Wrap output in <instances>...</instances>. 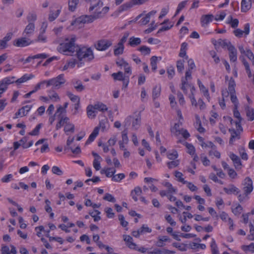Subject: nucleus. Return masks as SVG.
Returning <instances> with one entry per match:
<instances>
[{
    "label": "nucleus",
    "instance_id": "19",
    "mask_svg": "<svg viewBox=\"0 0 254 254\" xmlns=\"http://www.w3.org/2000/svg\"><path fill=\"white\" fill-rule=\"evenodd\" d=\"M167 242H170V239L167 236H159L158 240L156 242L155 245L158 247H163L165 246V243Z\"/></svg>",
    "mask_w": 254,
    "mask_h": 254
},
{
    "label": "nucleus",
    "instance_id": "31",
    "mask_svg": "<svg viewBox=\"0 0 254 254\" xmlns=\"http://www.w3.org/2000/svg\"><path fill=\"white\" fill-rule=\"evenodd\" d=\"M188 49V44L186 42H184L181 44L180 52L179 56L181 57H185L186 59H188V57L186 56V51Z\"/></svg>",
    "mask_w": 254,
    "mask_h": 254
},
{
    "label": "nucleus",
    "instance_id": "14",
    "mask_svg": "<svg viewBox=\"0 0 254 254\" xmlns=\"http://www.w3.org/2000/svg\"><path fill=\"white\" fill-rule=\"evenodd\" d=\"M11 250L9 247L7 246H2L1 251V254H17V251L16 248L13 246L10 245Z\"/></svg>",
    "mask_w": 254,
    "mask_h": 254
},
{
    "label": "nucleus",
    "instance_id": "54",
    "mask_svg": "<svg viewBox=\"0 0 254 254\" xmlns=\"http://www.w3.org/2000/svg\"><path fill=\"white\" fill-rule=\"evenodd\" d=\"M125 175L124 173H120L113 176L112 180L114 182H119L124 179Z\"/></svg>",
    "mask_w": 254,
    "mask_h": 254
},
{
    "label": "nucleus",
    "instance_id": "41",
    "mask_svg": "<svg viewBox=\"0 0 254 254\" xmlns=\"http://www.w3.org/2000/svg\"><path fill=\"white\" fill-rule=\"evenodd\" d=\"M16 77L15 76H9L4 78L1 80L3 84L8 87V86L12 83L15 82V79Z\"/></svg>",
    "mask_w": 254,
    "mask_h": 254
},
{
    "label": "nucleus",
    "instance_id": "58",
    "mask_svg": "<svg viewBox=\"0 0 254 254\" xmlns=\"http://www.w3.org/2000/svg\"><path fill=\"white\" fill-rule=\"evenodd\" d=\"M95 19L93 18V14H91L90 15H85L82 17V19L81 20L83 23H89L92 22Z\"/></svg>",
    "mask_w": 254,
    "mask_h": 254
},
{
    "label": "nucleus",
    "instance_id": "17",
    "mask_svg": "<svg viewBox=\"0 0 254 254\" xmlns=\"http://www.w3.org/2000/svg\"><path fill=\"white\" fill-rule=\"evenodd\" d=\"M229 56L230 61L235 62L237 60V51L234 46L230 47L229 48Z\"/></svg>",
    "mask_w": 254,
    "mask_h": 254
},
{
    "label": "nucleus",
    "instance_id": "26",
    "mask_svg": "<svg viewBox=\"0 0 254 254\" xmlns=\"http://www.w3.org/2000/svg\"><path fill=\"white\" fill-rule=\"evenodd\" d=\"M142 192V190L140 187H135L134 190H133L130 193V195L132 198V199L135 201H137L138 200L137 196L140 195Z\"/></svg>",
    "mask_w": 254,
    "mask_h": 254
},
{
    "label": "nucleus",
    "instance_id": "29",
    "mask_svg": "<svg viewBox=\"0 0 254 254\" xmlns=\"http://www.w3.org/2000/svg\"><path fill=\"white\" fill-rule=\"evenodd\" d=\"M94 108L96 111L98 110L101 112H105L108 110L107 106L102 102H98L93 105Z\"/></svg>",
    "mask_w": 254,
    "mask_h": 254
},
{
    "label": "nucleus",
    "instance_id": "27",
    "mask_svg": "<svg viewBox=\"0 0 254 254\" xmlns=\"http://www.w3.org/2000/svg\"><path fill=\"white\" fill-rule=\"evenodd\" d=\"M75 127L74 125L71 123L70 122L67 121L65 123V126L64 127V131L65 132L66 135H68V132H70L71 133H73L74 132Z\"/></svg>",
    "mask_w": 254,
    "mask_h": 254
},
{
    "label": "nucleus",
    "instance_id": "51",
    "mask_svg": "<svg viewBox=\"0 0 254 254\" xmlns=\"http://www.w3.org/2000/svg\"><path fill=\"white\" fill-rule=\"evenodd\" d=\"M191 73V71H190V70H187L186 72L185 77H182L181 82L185 81V82H188V80H190L192 78Z\"/></svg>",
    "mask_w": 254,
    "mask_h": 254
},
{
    "label": "nucleus",
    "instance_id": "36",
    "mask_svg": "<svg viewBox=\"0 0 254 254\" xmlns=\"http://www.w3.org/2000/svg\"><path fill=\"white\" fill-rule=\"evenodd\" d=\"M161 86L160 85H156L154 87L152 91V98L153 100L158 98L160 95Z\"/></svg>",
    "mask_w": 254,
    "mask_h": 254
},
{
    "label": "nucleus",
    "instance_id": "55",
    "mask_svg": "<svg viewBox=\"0 0 254 254\" xmlns=\"http://www.w3.org/2000/svg\"><path fill=\"white\" fill-rule=\"evenodd\" d=\"M183 176V175L181 172H179V171L175 172V177L177 178V180L179 182H181L184 184H186V183H187V181H185Z\"/></svg>",
    "mask_w": 254,
    "mask_h": 254
},
{
    "label": "nucleus",
    "instance_id": "9",
    "mask_svg": "<svg viewBox=\"0 0 254 254\" xmlns=\"http://www.w3.org/2000/svg\"><path fill=\"white\" fill-rule=\"evenodd\" d=\"M52 86L55 88L58 89L60 87L61 85L65 82L64 77V74H61L55 78L51 79Z\"/></svg>",
    "mask_w": 254,
    "mask_h": 254
},
{
    "label": "nucleus",
    "instance_id": "16",
    "mask_svg": "<svg viewBox=\"0 0 254 254\" xmlns=\"http://www.w3.org/2000/svg\"><path fill=\"white\" fill-rule=\"evenodd\" d=\"M47 28V25H45L44 27H43V25L42 26V28L43 29L40 32L39 35L37 37V38L35 39V42H41V43H46L47 42V36L45 35V33L46 32V29Z\"/></svg>",
    "mask_w": 254,
    "mask_h": 254
},
{
    "label": "nucleus",
    "instance_id": "5",
    "mask_svg": "<svg viewBox=\"0 0 254 254\" xmlns=\"http://www.w3.org/2000/svg\"><path fill=\"white\" fill-rule=\"evenodd\" d=\"M112 41L107 39H101L97 42L95 47L98 51H104L112 45Z\"/></svg>",
    "mask_w": 254,
    "mask_h": 254
},
{
    "label": "nucleus",
    "instance_id": "4",
    "mask_svg": "<svg viewBox=\"0 0 254 254\" xmlns=\"http://www.w3.org/2000/svg\"><path fill=\"white\" fill-rule=\"evenodd\" d=\"M141 118L139 115H136L135 117L129 116H128L124 122L125 127L129 126L132 123V127L136 130L140 125Z\"/></svg>",
    "mask_w": 254,
    "mask_h": 254
},
{
    "label": "nucleus",
    "instance_id": "46",
    "mask_svg": "<svg viewBox=\"0 0 254 254\" xmlns=\"http://www.w3.org/2000/svg\"><path fill=\"white\" fill-rule=\"evenodd\" d=\"M193 86L190 84H189V82H185V81L181 82V89L183 91L185 94H187V89L188 87L190 88V90L191 89V87Z\"/></svg>",
    "mask_w": 254,
    "mask_h": 254
},
{
    "label": "nucleus",
    "instance_id": "11",
    "mask_svg": "<svg viewBox=\"0 0 254 254\" xmlns=\"http://www.w3.org/2000/svg\"><path fill=\"white\" fill-rule=\"evenodd\" d=\"M35 29V26L34 23H28L23 32V36H27L30 38L33 35Z\"/></svg>",
    "mask_w": 254,
    "mask_h": 254
},
{
    "label": "nucleus",
    "instance_id": "22",
    "mask_svg": "<svg viewBox=\"0 0 254 254\" xmlns=\"http://www.w3.org/2000/svg\"><path fill=\"white\" fill-rule=\"evenodd\" d=\"M229 131L231 133V137L229 140V144L233 145L236 139H239L240 138V134L234 128L229 129Z\"/></svg>",
    "mask_w": 254,
    "mask_h": 254
},
{
    "label": "nucleus",
    "instance_id": "45",
    "mask_svg": "<svg viewBox=\"0 0 254 254\" xmlns=\"http://www.w3.org/2000/svg\"><path fill=\"white\" fill-rule=\"evenodd\" d=\"M112 76L115 80L120 81L124 80V79L127 77L126 76L124 75L122 71H119L117 73H113L112 74Z\"/></svg>",
    "mask_w": 254,
    "mask_h": 254
},
{
    "label": "nucleus",
    "instance_id": "15",
    "mask_svg": "<svg viewBox=\"0 0 254 254\" xmlns=\"http://www.w3.org/2000/svg\"><path fill=\"white\" fill-rule=\"evenodd\" d=\"M161 25L163 26L159 29L158 33L170 29L173 26L174 23L170 22L169 19H166L161 23Z\"/></svg>",
    "mask_w": 254,
    "mask_h": 254
},
{
    "label": "nucleus",
    "instance_id": "49",
    "mask_svg": "<svg viewBox=\"0 0 254 254\" xmlns=\"http://www.w3.org/2000/svg\"><path fill=\"white\" fill-rule=\"evenodd\" d=\"M185 146L188 149L187 152L190 155H194L195 153V148L190 143L185 142Z\"/></svg>",
    "mask_w": 254,
    "mask_h": 254
},
{
    "label": "nucleus",
    "instance_id": "42",
    "mask_svg": "<svg viewBox=\"0 0 254 254\" xmlns=\"http://www.w3.org/2000/svg\"><path fill=\"white\" fill-rule=\"evenodd\" d=\"M198 84L200 90L203 93L204 95L207 98V99H208L210 97L208 89L206 88V87L199 80H198Z\"/></svg>",
    "mask_w": 254,
    "mask_h": 254
},
{
    "label": "nucleus",
    "instance_id": "33",
    "mask_svg": "<svg viewBox=\"0 0 254 254\" xmlns=\"http://www.w3.org/2000/svg\"><path fill=\"white\" fill-rule=\"evenodd\" d=\"M124 240L128 243V247L131 249H135L136 247V244L133 243L132 238L129 235H124Z\"/></svg>",
    "mask_w": 254,
    "mask_h": 254
},
{
    "label": "nucleus",
    "instance_id": "8",
    "mask_svg": "<svg viewBox=\"0 0 254 254\" xmlns=\"http://www.w3.org/2000/svg\"><path fill=\"white\" fill-rule=\"evenodd\" d=\"M243 190L246 195L249 194L253 190V181L252 179L249 177H246L244 181Z\"/></svg>",
    "mask_w": 254,
    "mask_h": 254
},
{
    "label": "nucleus",
    "instance_id": "40",
    "mask_svg": "<svg viewBox=\"0 0 254 254\" xmlns=\"http://www.w3.org/2000/svg\"><path fill=\"white\" fill-rule=\"evenodd\" d=\"M195 91V88L194 86H192L190 89V93L189 95V97L190 100L191 105L195 106V107L197 105V102L195 100L194 96V92Z\"/></svg>",
    "mask_w": 254,
    "mask_h": 254
},
{
    "label": "nucleus",
    "instance_id": "23",
    "mask_svg": "<svg viewBox=\"0 0 254 254\" xmlns=\"http://www.w3.org/2000/svg\"><path fill=\"white\" fill-rule=\"evenodd\" d=\"M72 83L75 90L78 92H81L85 89L84 86L83 85L82 82L79 79H73Z\"/></svg>",
    "mask_w": 254,
    "mask_h": 254
},
{
    "label": "nucleus",
    "instance_id": "2",
    "mask_svg": "<svg viewBox=\"0 0 254 254\" xmlns=\"http://www.w3.org/2000/svg\"><path fill=\"white\" fill-rule=\"evenodd\" d=\"M103 3L101 0H91L90 6L89 10L93 14V18L98 19L103 17L109 11V7L105 6L103 7Z\"/></svg>",
    "mask_w": 254,
    "mask_h": 254
},
{
    "label": "nucleus",
    "instance_id": "62",
    "mask_svg": "<svg viewBox=\"0 0 254 254\" xmlns=\"http://www.w3.org/2000/svg\"><path fill=\"white\" fill-rule=\"evenodd\" d=\"M27 114L26 113V112L25 111L23 110H22V108H21L20 109H19L18 112H17L15 114L14 116L13 117V119H17V118H18L19 117H23V116H25Z\"/></svg>",
    "mask_w": 254,
    "mask_h": 254
},
{
    "label": "nucleus",
    "instance_id": "60",
    "mask_svg": "<svg viewBox=\"0 0 254 254\" xmlns=\"http://www.w3.org/2000/svg\"><path fill=\"white\" fill-rule=\"evenodd\" d=\"M139 229L141 231L142 235L147 233H150L152 232V229L145 224L142 225Z\"/></svg>",
    "mask_w": 254,
    "mask_h": 254
},
{
    "label": "nucleus",
    "instance_id": "24",
    "mask_svg": "<svg viewBox=\"0 0 254 254\" xmlns=\"http://www.w3.org/2000/svg\"><path fill=\"white\" fill-rule=\"evenodd\" d=\"M99 127H96L92 132L89 135L88 139L86 141L85 144H90L91 142H92L95 138L96 137L97 135L99 133Z\"/></svg>",
    "mask_w": 254,
    "mask_h": 254
},
{
    "label": "nucleus",
    "instance_id": "18",
    "mask_svg": "<svg viewBox=\"0 0 254 254\" xmlns=\"http://www.w3.org/2000/svg\"><path fill=\"white\" fill-rule=\"evenodd\" d=\"M86 112L88 117L91 119H94L97 113L93 105H89L87 107Z\"/></svg>",
    "mask_w": 254,
    "mask_h": 254
},
{
    "label": "nucleus",
    "instance_id": "37",
    "mask_svg": "<svg viewBox=\"0 0 254 254\" xmlns=\"http://www.w3.org/2000/svg\"><path fill=\"white\" fill-rule=\"evenodd\" d=\"M246 111L248 120L250 121L254 120V109L248 106L246 108Z\"/></svg>",
    "mask_w": 254,
    "mask_h": 254
},
{
    "label": "nucleus",
    "instance_id": "3",
    "mask_svg": "<svg viewBox=\"0 0 254 254\" xmlns=\"http://www.w3.org/2000/svg\"><path fill=\"white\" fill-rule=\"evenodd\" d=\"M76 56L79 61L84 60L85 61L90 62L94 58L93 50L91 48L86 47H79L78 46L77 48Z\"/></svg>",
    "mask_w": 254,
    "mask_h": 254
},
{
    "label": "nucleus",
    "instance_id": "43",
    "mask_svg": "<svg viewBox=\"0 0 254 254\" xmlns=\"http://www.w3.org/2000/svg\"><path fill=\"white\" fill-rule=\"evenodd\" d=\"M242 249L245 252H250L254 253V243H252L249 245H243L241 246Z\"/></svg>",
    "mask_w": 254,
    "mask_h": 254
},
{
    "label": "nucleus",
    "instance_id": "28",
    "mask_svg": "<svg viewBox=\"0 0 254 254\" xmlns=\"http://www.w3.org/2000/svg\"><path fill=\"white\" fill-rule=\"evenodd\" d=\"M173 252L168 250H161L159 249H154L153 251L148 252V254H173Z\"/></svg>",
    "mask_w": 254,
    "mask_h": 254
},
{
    "label": "nucleus",
    "instance_id": "1",
    "mask_svg": "<svg viewBox=\"0 0 254 254\" xmlns=\"http://www.w3.org/2000/svg\"><path fill=\"white\" fill-rule=\"evenodd\" d=\"M76 38L75 36L71 35L63 39L60 42L57 48L58 51L61 54L71 56L77 50L78 45L75 44Z\"/></svg>",
    "mask_w": 254,
    "mask_h": 254
},
{
    "label": "nucleus",
    "instance_id": "50",
    "mask_svg": "<svg viewBox=\"0 0 254 254\" xmlns=\"http://www.w3.org/2000/svg\"><path fill=\"white\" fill-rule=\"evenodd\" d=\"M138 50L143 55H149L151 51L150 49L146 46H142Z\"/></svg>",
    "mask_w": 254,
    "mask_h": 254
},
{
    "label": "nucleus",
    "instance_id": "53",
    "mask_svg": "<svg viewBox=\"0 0 254 254\" xmlns=\"http://www.w3.org/2000/svg\"><path fill=\"white\" fill-rule=\"evenodd\" d=\"M37 19V15L33 13H29L27 16V20L29 23H34Z\"/></svg>",
    "mask_w": 254,
    "mask_h": 254
},
{
    "label": "nucleus",
    "instance_id": "57",
    "mask_svg": "<svg viewBox=\"0 0 254 254\" xmlns=\"http://www.w3.org/2000/svg\"><path fill=\"white\" fill-rule=\"evenodd\" d=\"M42 124H39L35 128L30 132L29 133V134L30 135H37L39 133V130L42 127Z\"/></svg>",
    "mask_w": 254,
    "mask_h": 254
},
{
    "label": "nucleus",
    "instance_id": "59",
    "mask_svg": "<svg viewBox=\"0 0 254 254\" xmlns=\"http://www.w3.org/2000/svg\"><path fill=\"white\" fill-rule=\"evenodd\" d=\"M245 55L250 60L252 61L253 64L254 65V55L251 50L250 49H247Z\"/></svg>",
    "mask_w": 254,
    "mask_h": 254
},
{
    "label": "nucleus",
    "instance_id": "64",
    "mask_svg": "<svg viewBox=\"0 0 254 254\" xmlns=\"http://www.w3.org/2000/svg\"><path fill=\"white\" fill-rule=\"evenodd\" d=\"M228 174L229 176L232 179H236L238 176L237 173L232 168H229L228 170Z\"/></svg>",
    "mask_w": 254,
    "mask_h": 254
},
{
    "label": "nucleus",
    "instance_id": "61",
    "mask_svg": "<svg viewBox=\"0 0 254 254\" xmlns=\"http://www.w3.org/2000/svg\"><path fill=\"white\" fill-rule=\"evenodd\" d=\"M230 98H231V102L234 104V107H239V103L238 100L237 99V97L236 95V94L235 93V94H230Z\"/></svg>",
    "mask_w": 254,
    "mask_h": 254
},
{
    "label": "nucleus",
    "instance_id": "38",
    "mask_svg": "<svg viewBox=\"0 0 254 254\" xmlns=\"http://www.w3.org/2000/svg\"><path fill=\"white\" fill-rule=\"evenodd\" d=\"M79 3V0H69L68 2V9L71 11H74Z\"/></svg>",
    "mask_w": 254,
    "mask_h": 254
},
{
    "label": "nucleus",
    "instance_id": "52",
    "mask_svg": "<svg viewBox=\"0 0 254 254\" xmlns=\"http://www.w3.org/2000/svg\"><path fill=\"white\" fill-rule=\"evenodd\" d=\"M184 60H179L177 62V68L179 72L182 73L184 69Z\"/></svg>",
    "mask_w": 254,
    "mask_h": 254
},
{
    "label": "nucleus",
    "instance_id": "6",
    "mask_svg": "<svg viewBox=\"0 0 254 254\" xmlns=\"http://www.w3.org/2000/svg\"><path fill=\"white\" fill-rule=\"evenodd\" d=\"M33 43V41L31 40L29 37L23 36L15 40L13 42V45L16 47H23L27 46Z\"/></svg>",
    "mask_w": 254,
    "mask_h": 254
},
{
    "label": "nucleus",
    "instance_id": "30",
    "mask_svg": "<svg viewBox=\"0 0 254 254\" xmlns=\"http://www.w3.org/2000/svg\"><path fill=\"white\" fill-rule=\"evenodd\" d=\"M33 77H34V75L33 74H31L28 75L27 74H25L23 75L21 78H20L17 80L15 79V82L17 84H21V83H24V82L27 81V80L31 79Z\"/></svg>",
    "mask_w": 254,
    "mask_h": 254
},
{
    "label": "nucleus",
    "instance_id": "47",
    "mask_svg": "<svg viewBox=\"0 0 254 254\" xmlns=\"http://www.w3.org/2000/svg\"><path fill=\"white\" fill-rule=\"evenodd\" d=\"M100 213L101 212L99 211L95 210L89 212V215L94 218V221H98L101 219V217L99 216Z\"/></svg>",
    "mask_w": 254,
    "mask_h": 254
},
{
    "label": "nucleus",
    "instance_id": "39",
    "mask_svg": "<svg viewBox=\"0 0 254 254\" xmlns=\"http://www.w3.org/2000/svg\"><path fill=\"white\" fill-rule=\"evenodd\" d=\"M158 58L159 60H161V57H157L156 56H153L150 59V64L153 71H155L157 69V63Z\"/></svg>",
    "mask_w": 254,
    "mask_h": 254
},
{
    "label": "nucleus",
    "instance_id": "32",
    "mask_svg": "<svg viewBox=\"0 0 254 254\" xmlns=\"http://www.w3.org/2000/svg\"><path fill=\"white\" fill-rule=\"evenodd\" d=\"M124 48L125 47L124 45L118 43L117 46L115 47L114 50V55L115 56L122 55L124 53Z\"/></svg>",
    "mask_w": 254,
    "mask_h": 254
},
{
    "label": "nucleus",
    "instance_id": "21",
    "mask_svg": "<svg viewBox=\"0 0 254 254\" xmlns=\"http://www.w3.org/2000/svg\"><path fill=\"white\" fill-rule=\"evenodd\" d=\"M252 6L251 0H242L241 1V10L243 12H247Z\"/></svg>",
    "mask_w": 254,
    "mask_h": 254
},
{
    "label": "nucleus",
    "instance_id": "12",
    "mask_svg": "<svg viewBox=\"0 0 254 254\" xmlns=\"http://www.w3.org/2000/svg\"><path fill=\"white\" fill-rule=\"evenodd\" d=\"M223 190L228 194L237 195L240 192V190L233 184L229 185L228 188H224Z\"/></svg>",
    "mask_w": 254,
    "mask_h": 254
},
{
    "label": "nucleus",
    "instance_id": "7",
    "mask_svg": "<svg viewBox=\"0 0 254 254\" xmlns=\"http://www.w3.org/2000/svg\"><path fill=\"white\" fill-rule=\"evenodd\" d=\"M235 82L234 79L231 77L229 81L228 90H223L222 91V95L223 97H227L229 94H233L235 93Z\"/></svg>",
    "mask_w": 254,
    "mask_h": 254
},
{
    "label": "nucleus",
    "instance_id": "48",
    "mask_svg": "<svg viewBox=\"0 0 254 254\" xmlns=\"http://www.w3.org/2000/svg\"><path fill=\"white\" fill-rule=\"evenodd\" d=\"M210 247L212 254H219L217 246L214 239H212Z\"/></svg>",
    "mask_w": 254,
    "mask_h": 254
},
{
    "label": "nucleus",
    "instance_id": "56",
    "mask_svg": "<svg viewBox=\"0 0 254 254\" xmlns=\"http://www.w3.org/2000/svg\"><path fill=\"white\" fill-rule=\"evenodd\" d=\"M69 120V118L67 117H65L63 119H61L59 122L57 124L56 126V128L57 130L59 129L62 126H63L64 123H66L67 121Z\"/></svg>",
    "mask_w": 254,
    "mask_h": 254
},
{
    "label": "nucleus",
    "instance_id": "35",
    "mask_svg": "<svg viewBox=\"0 0 254 254\" xmlns=\"http://www.w3.org/2000/svg\"><path fill=\"white\" fill-rule=\"evenodd\" d=\"M141 42V39L139 38H136L134 37H131L129 39L128 45L131 47H135L139 45Z\"/></svg>",
    "mask_w": 254,
    "mask_h": 254
},
{
    "label": "nucleus",
    "instance_id": "44",
    "mask_svg": "<svg viewBox=\"0 0 254 254\" xmlns=\"http://www.w3.org/2000/svg\"><path fill=\"white\" fill-rule=\"evenodd\" d=\"M66 95L72 102L75 103H80V98L78 96L74 95L69 91L66 92Z\"/></svg>",
    "mask_w": 254,
    "mask_h": 254
},
{
    "label": "nucleus",
    "instance_id": "63",
    "mask_svg": "<svg viewBox=\"0 0 254 254\" xmlns=\"http://www.w3.org/2000/svg\"><path fill=\"white\" fill-rule=\"evenodd\" d=\"M52 172L53 174L59 176H61L63 174V172L61 170V169L59 167L56 166L52 167Z\"/></svg>",
    "mask_w": 254,
    "mask_h": 254
},
{
    "label": "nucleus",
    "instance_id": "25",
    "mask_svg": "<svg viewBox=\"0 0 254 254\" xmlns=\"http://www.w3.org/2000/svg\"><path fill=\"white\" fill-rule=\"evenodd\" d=\"M182 125L181 122L175 124L173 127L171 128V132L176 137H178L180 135V132L181 130L180 127Z\"/></svg>",
    "mask_w": 254,
    "mask_h": 254
},
{
    "label": "nucleus",
    "instance_id": "10",
    "mask_svg": "<svg viewBox=\"0 0 254 254\" xmlns=\"http://www.w3.org/2000/svg\"><path fill=\"white\" fill-rule=\"evenodd\" d=\"M250 24L246 23L244 25V30H242L240 29H236L234 31V34L236 37L238 38L242 37L243 34H245V36H246L250 33Z\"/></svg>",
    "mask_w": 254,
    "mask_h": 254
},
{
    "label": "nucleus",
    "instance_id": "34",
    "mask_svg": "<svg viewBox=\"0 0 254 254\" xmlns=\"http://www.w3.org/2000/svg\"><path fill=\"white\" fill-rule=\"evenodd\" d=\"M61 12L60 9H57L56 11H54L52 9L50 11V13L49 14L48 19L50 21H53L55 20L59 15L60 14Z\"/></svg>",
    "mask_w": 254,
    "mask_h": 254
},
{
    "label": "nucleus",
    "instance_id": "13",
    "mask_svg": "<svg viewBox=\"0 0 254 254\" xmlns=\"http://www.w3.org/2000/svg\"><path fill=\"white\" fill-rule=\"evenodd\" d=\"M229 157L233 161L235 168L237 169H241L242 164L240 158L233 153H230Z\"/></svg>",
    "mask_w": 254,
    "mask_h": 254
},
{
    "label": "nucleus",
    "instance_id": "20",
    "mask_svg": "<svg viewBox=\"0 0 254 254\" xmlns=\"http://www.w3.org/2000/svg\"><path fill=\"white\" fill-rule=\"evenodd\" d=\"M213 15L212 14L203 15L200 18V22L201 25L204 27L208 25L210 22L212 21Z\"/></svg>",
    "mask_w": 254,
    "mask_h": 254
}]
</instances>
